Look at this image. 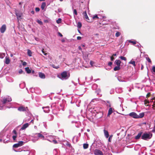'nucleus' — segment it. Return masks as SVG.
Returning <instances> with one entry per match:
<instances>
[{
	"label": "nucleus",
	"instance_id": "nucleus-1",
	"mask_svg": "<svg viewBox=\"0 0 155 155\" xmlns=\"http://www.w3.org/2000/svg\"><path fill=\"white\" fill-rule=\"evenodd\" d=\"M9 138L8 135L6 134L5 130H2L0 133V142L2 140L4 143H5L8 141Z\"/></svg>",
	"mask_w": 155,
	"mask_h": 155
},
{
	"label": "nucleus",
	"instance_id": "nucleus-2",
	"mask_svg": "<svg viewBox=\"0 0 155 155\" xmlns=\"http://www.w3.org/2000/svg\"><path fill=\"white\" fill-rule=\"evenodd\" d=\"M32 137V140L33 142H35L36 141L38 140L39 138L42 140H45V136L42 135L40 133H36L35 134H32V135L31 136Z\"/></svg>",
	"mask_w": 155,
	"mask_h": 155
},
{
	"label": "nucleus",
	"instance_id": "nucleus-3",
	"mask_svg": "<svg viewBox=\"0 0 155 155\" xmlns=\"http://www.w3.org/2000/svg\"><path fill=\"white\" fill-rule=\"evenodd\" d=\"M70 77V74L67 71H64L62 72L59 78L62 80H65L68 79Z\"/></svg>",
	"mask_w": 155,
	"mask_h": 155
},
{
	"label": "nucleus",
	"instance_id": "nucleus-4",
	"mask_svg": "<svg viewBox=\"0 0 155 155\" xmlns=\"http://www.w3.org/2000/svg\"><path fill=\"white\" fill-rule=\"evenodd\" d=\"M46 139L48 140L51 142H53L54 144L57 143V141L55 140V137L53 135H48L47 134H46Z\"/></svg>",
	"mask_w": 155,
	"mask_h": 155
},
{
	"label": "nucleus",
	"instance_id": "nucleus-5",
	"mask_svg": "<svg viewBox=\"0 0 155 155\" xmlns=\"http://www.w3.org/2000/svg\"><path fill=\"white\" fill-rule=\"evenodd\" d=\"M94 110L96 112H99L97 115V117L100 118L101 117L103 116V113L101 111V108L99 107H96L94 108Z\"/></svg>",
	"mask_w": 155,
	"mask_h": 155
},
{
	"label": "nucleus",
	"instance_id": "nucleus-6",
	"mask_svg": "<svg viewBox=\"0 0 155 155\" xmlns=\"http://www.w3.org/2000/svg\"><path fill=\"white\" fill-rule=\"evenodd\" d=\"M12 101L11 98L9 96H6L4 97L3 98L2 102L3 104H5L7 102H9Z\"/></svg>",
	"mask_w": 155,
	"mask_h": 155
},
{
	"label": "nucleus",
	"instance_id": "nucleus-7",
	"mask_svg": "<svg viewBox=\"0 0 155 155\" xmlns=\"http://www.w3.org/2000/svg\"><path fill=\"white\" fill-rule=\"evenodd\" d=\"M24 142L23 141H19L17 143L14 144L13 146V148H17L22 146Z\"/></svg>",
	"mask_w": 155,
	"mask_h": 155
},
{
	"label": "nucleus",
	"instance_id": "nucleus-8",
	"mask_svg": "<svg viewBox=\"0 0 155 155\" xmlns=\"http://www.w3.org/2000/svg\"><path fill=\"white\" fill-rule=\"evenodd\" d=\"M15 14L18 20L21 19V18L22 15V13L19 12L17 11H15Z\"/></svg>",
	"mask_w": 155,
	"mask_h": 155
},
{
	"label": "nucleus",
	"instance_id": "nucleus-9",
	"mask_svg": "<svg viewBox=\"0 0 155 155\" xmlns=\"http://www.w3.org/2000/svg\"><path fill=\"white\" fill-rule=\"evenodd\" d=\"M129 115L134 118H138V115L135 112L130 113L129 114Z\"/></svg>",
	"mask_w": 155,
	"mask_h": 155
},
{
	"label": "nucleus",
	"instance_id": "nucleus-10",
	"mask_svg": "<svg viewBox=\"0 0 155 155\" xmlns=\"http://www.w3.org/2000/svg\"><path fill=\"white\" fill-rule=\"evenodd\" d=\"M95 155H103L102 152L99 150L96 149L94 152Z\"/></svg>",
	"mask_w": 155,
	"mask_h": 155
},
{
	"label": "nucleus",
	"instance_id": "nucleus-11",
	"mask_svg": "<svg viewBox=\"0 0 155 155\" xmlns=\"http://www.w3.org/2000/svg\"><path fill=\"white\" fill-rule=\"evenodd\" d=\"M6 29V25H3L0 28V32L2 33H4Z\"/></svg>",
	"mask_w": 155,
	"mask_h": 155
},
{
	"label": "nucleus",
	"instance_id": "nucleus-12",
	"mask_svg": "<svg viewBox=\"0 0 155 155\" xmlns=\"http://www.w3.org/2000/svg\"><path fill=\"white\" fill-rule=\"evenodd\" d=\"M29 125H30V123H26L24 124L22 126L20 129V130H25V129H26L27 127H28Z\"/></svg>",
	"mask_w": 155,
	"mask_h": 155
},
{
	"label": "nucleus",
	"instance_id": "nucleus-13",
	"mask_svg": "<svg viewBox=\"0 0 155 155\" xmlns=\"http://www.w3.org/2000/svg\"><path fill=\"white\" fill-rule=\"evenodd\" d=\"M18 110L20 111H26L28 109L27 107H25L23 106H21L18 107Z\"/></svg>",
	"mask_w": 155,
	"mask_h": 155
},
{
	"label": "nucleus",
	"instance_id": "nucleus-14",
	"mask_svg": "<svg viewBox=\"0 0 155 155\" xmlns=\"http://www.w3.org/2000/svg\"><path fill=\"white\" fill-rule=\"evenodd\" d=\"M152 134L151 133H146V140L147 139H150L152 137Z\"/></svg>",
	"mask_w": 155,
	"mask_h": 155
},
{
	"label": "nucleus",
	"instance_id": "nucleus-15",
	"mask_svg": "<svg viewBox=\"0 0 155 155\" xmlns=\"http://www.w3.org/2000/svg\"><path fill=\"white\" fill-rule=\"evenodd\" d=\"M42 108L43 110L44 111L45 113H48L50 111L49 107L48 106L46 107H43Z\"/></svg>",
	"mask_w": 155,
	"mask_h": 155
},
{
	"label": "nucleus",
	"instance_id": "nucleus-16",
	"mask_svg": "<svg viewBox=\"0 0 155 155\" xmlns=\"http://www.w3.org/2000/svg\"><path fill=\"white\" fill-rule=\"evenodd\" d=\"M104 132L105 137L106 138H108L109 137L108 132L105 130H104Z\"/></svg>",
	"mask_w": 155,
	"mask_h": 155
},
{
	"label": "nucleus",
	"instance_id": "nucleus-17",
	"mask_svg": "<svg viewBox=\"0 0 155 155\" xmlns=\"http://www.w3.org/2000/svg\"><path fill=\"white\" fill-rule=\"evenodd\" d=\"M143 134V132H140L138 133L137 135L135 136V139H139L140 137H141L142 134Z\"/></svg>",
	"mask_w": 155,
	"mask_h": 155
},
{
	"label": "nucleus",
	"instance_id": "nucleus-18",
	"mask_svg": "<svg viewBox=\"0 0 155 155\" xmlns=\"http://www.w3.org/2000/svg\"><path fill=\"white\" fill-rule=\"evenodd\" d=\"M39 77L41 78L45 79V74L41 72L39 73Z\"/></svg>",
	"mask_w": 155,
	"mask_h": 155
},
{
	"label": "nucleus",
	"instance_id": "nucleus-19",
	"mask_svg": "<svg viewBox=\"0 0 155 155\" xmlns=\"http://www.w3.org/2000/svg\"><path fill=\"white\" fill-rule=\"evenodd\" d=\"M121 63V61L120 60H116L114 62L115 64L117 65V66H120V64Z\"/></svg>",
	"mask_w": 155,
	"mask_h": 155
},
{
	"label": "nucleus",
	"instance_id": "nucleus-20",
	"mask_svg": "<svg viewBox=\"0 0 155 155\" xmlns=\"http://www.w3.org/2000/svg\"><path fill=\"white\" fill-rule=\"evenodd\" d=\"M83 15L84 16L85 18L87 20H89V18L87 14L86 11L84 12L83 13Z\"/></svg>",
	"mask_w": 155,
	"mask_h": 155
},
{
	"label": "nucleus",
	"instance_id": "nucleus-21",
	"mask_svg": "<svg viewBox=\"0 0 155 155\" xmlns=\"http://www.w3.org/2000/svg\"><path fill=\"white\" fill-rule=\"evenodd\" d=\"M113 112V109L112 108H110L108 110L107 116H109Z\"/></svg>",
	"mask_w": 155,
	"mask_h": 155
},
{
	"label": "nucleus",
	"instance_id": "nucleus-22",
	"mask_svg": "<svg viewBox=\"0 0 155 155\" xmlns=\"http://www.w3.org/2000/svg\"><path fill=\"white\" fill-rule=\"evenodd\" d=\"M46 4L45 2H43L42 3L41 6V8L42 9V10H44L46 6Z\"/></svg>",
	"mask_w": 155,
	"mask_h": 155
},
{
	"label": "nucleus",
	"instance_id": "nucleus-23",
	"mask_svg": "<svg viewBox=\"0 0 155 155\" xmlns=\"http://www.w3.org/2000/svg\"><path fill=\"white\" fill-rule=\"evenodd\" d=\"M72 141L74 143L77 142L78 141V137L75 136L72 139Z\"/></svg>",
	"mask_w": 155,
	"mask_h": 155
},
{
	"label": "nucleus",
	"instance_id": "nucleus-24",
	"mask_svg": "<svg viewBox=\"0 0 155 155\" xmlns=\"http://www.w3.org/2000/svg\"><path fill=\"white\" fill-rule=\"evenodd\" d=\"M25 70L28 74H30L31 72V71L29 69L28 67H27L25 68Z\"/></svg>",
	"mask_w": 155,
	"mask_h": 155
},
{
	"label": "nucleus",
	"instance_id": "nucleus-25",
	"mask_svg": "<svg viewBox=\"0 0 155 155\" xmlns=\"http://www.w3.org/2000/svg\"><path fill=\"white\" fill-rule=\"evenodd\" d=\"M10 62V60H9V58L7 57H5V63L6 64H8Z\"/></svg>",
	"mask_w": 155,
	"mask_h": 155
},
{
	"label": "nucleus",
	"instance_id": "nucleus-26",
	"mask_svg": "<svg viewBox=\"0 0 155 155\" xmlns=\"http://www.w3.org/2000/svg\"><path fill=\"white\" fill-rule=\"evenodd\" d=\"M129 64H132L134 67H135L136 66L135 61H133L132 60H131L129 62Z\"/></svg>",
	"mask_w": 155,
	"mask_h": 155
},
{
	"label": "nucleus",
	"instance_id": "nucleus-27",
	"mask_svg": "<svg viewBox=\"0 0 155 155\" xmlns=\"http://www.w3.org/2000/svg\"><path fill=\"white\" fill-rule=\"evenodd\" d=\"M28 55L29 56L31 57L32 56V52L29 49L27 50Z\"/></svg>",
	"mask_w": 155,
	"mask_h": 155
},
{
	"label": "nucleus",
	"instance_id": "nucleus-28",
	"mask_svg": "<svg viewBox=\"0 0 155 155\" xmlns=\"http://www.w3.org/2000/svg\"><path fill=\"white\" fill-rule=\"evenodd\" d=\"M120 66H117L114 68V71H118L120 70Z\"/></svg>",
	"mask_w": 155,
	"mask_h": 155
},
{
	"label": "nucleus",
	"instance_id": "nucleus-29",
	"mask_svg": "<svg viewBox=\"0 0 155 155\" xmlns=\"http://www.w3.org/2000/svg\"><path fill=\"white\" fill-rule=\"evenodd\" d=\"M117 79L120 82H124L125 81L124 80V78H122L121 77H118L117 78Z\"/></svg>",
	"mask_w": 155,
	"mask_h": 155
},
{
	"label": "nucleus",
	"instance_id": "nucleus-30",
	"mask_svg": "<svg viewBox=\"0 0 155 155\" xmlns=\"http://www.w3.org/2000/svg\"><path fill=\"white\" fill-rule=\"evenodd\" d=\"M97 85L96 84H94L92 86V88L93 90L96 89L97 87Z\"/></svg>",
	"mask_w": 155,
	"mask_h": 155
},
{
	"label": "nucleus",
	"instance_id": "nucleus-31",
	"mask_svg": "<svg viewBox=\"0 0 155 155\" xmlns=\"http://www.w3.org/2000/svg\"><path fill=\"white\" fill-rule=\"evenodd\" d=\"M144 113H140L139 114V115H138V118H142L144 116Z\"/></svg>",
	"mask_w": 155,
	"mask_h": 155
},
{
	"label": "nucleus",
	"instance_id": "nucleus-32",
	"mask_svg": "<svg viewBox=\"0 0 155 155\" xmlns=\"http://www.w3.org/2000/svg\"><path fill=\"white\" fill-rule=\"evenodd\" d=\"M83 147L84 149H86L88 147V144L87 143H84L83 144Z\"/></svg>",
	"mask_w": 155,
	"mask_h": 155
},
{
	"label": "nucleus",
	"instance_id": "nucleus-33",
	"mask_svg": "<svg viewBox=\"0 0 155 155\" xmlns=\"http://www.w3.org/2000/svg\"><path fill=\"white\" fill-rule=\"evenodd\" d=\"M5 56V53H0V58H3Z\"/></svg>",
	"mask_w": 155,
	"mask_h": 155
},
{
	"label": "nucleus",
	"instance_id": "nucleus-34",
	"mask_svg": "<svg viewBox=\"0 0 155 155\" xmlns=\"http://www.w3.org/2000/svg\"><path fill=\"white\" fill-rule=\"evenodd\" d=\"M82 26V24L80 22H78L77 25V26L78 28H81Z\"/></svg>",
	"mask_w": 155,
	"mask_h": 155
},
{
	"label": "nucleus",
	"instance_id": "nucleus-35",
	"mask_svg": "<svg viewBox=\"0 0 155 155\" xmlns=\"http://www.w3.org/2000/svg\"><path fill=\"white\" fill-rule=\"evenodd\" d=\"M49 120H52L54 118L53 116L52 115H49L48 116Z\"/></svg>",
	"mask_w": 155,
	"mask_h": 155
},
{
	"label": "nucleus",
	"instance_id": "nucleus-36",
	"mask_svg": "<svg viewBox=\"0 0 155 155\" xmlns=\"http://www.w3.org/2000/svg\"><path fill=\"white\" fill-rule=\"evenodd\" d=\"M51 66L53 68H55L56 69H58L59 68V66L58 65V66H55L54 64H52L51 65Z\"/></svg>",
	"mask_w": 155,
	"mask_h": 155
},
{
	"label": "nucleus",
	"instance_id": "nucleus-37",
	"mask_svg": "<svg viewBox=\"0 0 155 155\" xmlns=\"http://www.w3.org/2000/svg\"><path fill=\"white\" fill-rule=\"evenodd\" d=\"M146 56H147L148 55L147 54H146V60L149 62L150 63V64H151V61L150 59L148 58V57H146Z\"/></svg>",
	"mask_w": 155,
	"mask_h": 155
},
{
	"label": "nucleus",
	"instance_id": "nucleus-38",
	"mask_svg": "<svg viewBox=\"0 0 155 155\" xmlns=\"http://www.w3.org/2000/svg\"><path fill=\"white\" fill-rule=\"evenodd\" d=\"M119 58L122 60L126 61L127 60V58L126 57L122 56H120L119 57Z\"/></svg>",
	"mask_w": 155,
	"mask_h": 155
},
{
	"label": "nucleus",
	"instance_id": "nucleus-39",
	"mask_svg": "<svg viewBox=\"0 0 155 155\" xmlns=\"http://www.w3.org/2000/svg\"><path fill=\"white\" fill-rule=\"evenodd\" d=\"M55 105H56L55 103H53L51 104V107L52 109V110H53L55 109L54 107L55 106Z\"/></svg>",
	"mask_w": 155,
	"mask_h": 155
},
{
	"label": "nucleus",
	"instance_id": "nucleus-40",
	"mask_svg": "<svg viewBox=\"0 0 155 155\" xmlns=\"http://www.w3.org/2000/svg\"><path fill=\"white\" fill-rule=\"evenodd\" d=\"M128 42L130 43H132L133 45H135L136 43V41H131V40H129Z\"/></svg>",
	"mask_w": 155,
	"mask_h": 155
},
{
	"label": "nucleus",
	"instance_id": "nucleus-41",
	"mask_svg": "<svg viewBox=\"0 0 155 155\" xmlns=\"http://www.w3.org/2000/svg\"><path fill=\"white\" fill-rule=\"evenodd\" d=\"M109 137V138L108 139V141L109 142H111V140L112 139V137H113V135H110Z\"/></svg>",
	"mask_w": 155,
	"mask_h": 155
},
{
	"label": "nucleus",
	"instance_id": "nucleus-42",
	"mask_svg": "<svg viewBox=\"0 0 155 155\" xmlns=\"http://www.w3.org/2000/svg\"><path fill=\"white\" fill-rule=\"evenodd\" d=\"M82 54H83V58H84V59H85V58H86V59H87V61H89V59H88L87 57V55L86 56L85 55H84V53H83V51H82Z\"/></svg>",
	"mask_w": 155,
	"mask_h": 155
},
{
	"label": "nucleus",
	"instance_id": "nucleus-43",
	"mask_svg": "<svg viewBox=\"0 0 155 155\" xmlns=\"http://www.w3.org/2000/svg\"><path fill=\"white\" fill-rule=\"evenodd\" d=\"M120 35V33L119 32H117L115 34V36L116 37H118Z\"/></svg>",
	"mask_w": 155,
	"mask_h": 155
},
{
	"label": "nucleus",
	"instance_id": "nucleus-44",
	"mask_svg": "<svg viewBox=\"0 0 155 155\" xmlns=\"http://www.w3.org/2000/svg\"><path fill=\"white\" fill-rule=\"evenodd\" d=\"M141 138L143 140H145V133L143 134L141 137Z\"/></svg>",
	"mask_w": 155,
	"mask_h": 155
},
{
	"label": "nucleus",
	"instance_id": "nucleus-45",
	"mask_svg": "<svg viewBox=\"0 0 155 155\" xmlns=\"http://www.w3.org/2000/svg\"><path fill=\"white\" fill-rule=\"evenodd\" d=\"M18 73L19 74H21L22 73L25 74V72L22 70V69H20L18 71Z\"/></svg>",
	"mask_w": 155,
	"mask_h": 155
},
{
	"label": "nucleus",
	"instance_id": "nucleus-46",
	"mask_svg": "<svg viewBox=\"0 0 155 155\" xmlns=\"http://www.w3.org/2000/svg\"><path fill=\"white\" fill-rule=\"evenodd\" d=\"M61 18H58V19L56 21V22L58 24H59V23H61Z\"/></svg>",
	"mask_w": 155,
	"mask_h": 155
},
{
	"label": "nucleus",
	"instance_id": "nucleus-47",
	"mask_svg": "<svg viewBox=\"0 0 155 155\" xmlns=\"http://www.w3.org/2000/svg\"><path fill=\"white\" fill-rule=\"evenodd\" d=\"M37 21L39 24L40 25H42L43 24L42 22L39 20H38Z\"/></svg>",
	"mask_w": 155,
	"mask_h": 155
},
{
	"label": "nucleus",
	"instance_id": "nucleus-48",
	"mask_svg": "<svg viewBox=\"0 0 155 155\" xmlns=\"http://www.w3.org/2000/svg\"><path fill=\"white\" fill-rule=\"evenodd\" d=\"M73 14L76 15H77L78 14L77 11L75 9H74L73 10Z\"/></svg>",
	"mask_w": 155,
	"mask_h": 155
},
{
	"label": "nucleus",
	"instance_id": "nucleus-49",
	"mask_svg": "<svg viewBox=\"0 0 155 155\" xmlns=\"http://www.w3.org/2000/svg\"><path fill=\"white\" fill-rule=\"evenodd\" d=\"M17 135H14L12 136V138L13 139V140H16V138L17 137Z\"/></svg>",
	"mask_w": 155,
	"mask_h": 155
},
{
	"label": "nucleus",
	"instance_id": "nucleus-50",
	"mask_svg": "<svg viewBox=\"0 0 155 155\" xmlns=\"http://www.w3.org/2000/svg\"><path fill=\"white\" fill-rule=\"evenodd\" d=\"M44 49H42L41 50V51L42 52V53L45 55V56H47L48 54L47 53H45V51H44Z\"/></svg>",
	"mask_w": 155,
	"mask_h": 155
},
{
	"label": "nucleus",
	"instance_id": "nucleus-51",
	"mask_svg": "<svg viewBox=\"0 0 155 155\" xmlns=\"http://www.w3.org/2000/svg\"><path fill=\"white\" fill-rule=\"evenodd\" d=\"M143 149L141 150V153L140 154V155H145V153H144V151H143L142 152Z\"/></svg>",
	"mask_w": 155,
	"mask_h": 155
},
{
	"label": "nucleus",
	"instance_id": "nucleus-52",
	"mask_svg": "<svg viewBox=\"0 0 155 155\" xmlns=\"http://www.w3.org/2000/svg\"><path fill=\"white\" fill-rule=\"evenodd\" d=\"M30 120V118H28V119H25V120H24V121H25V122H28V121H29Z\"/></svg>",
	"mask_w": 155,
	"mask_h": 155
},
{
	"label": "nucleus",
	"instance_id": "nucleus-53",
	"mask_svg": "<svg viewBox=\"0 0 155 155\" xmlns=\"http://www.w3.org/2000/svg\"><path fill=\"white\" fill-rule=\"evenodd\" d=\"M36 12H38L40 11V9L39 8L37 7L35 8Z\"/></svg>",
	"mask_w": 155,
	"mask_h": 155
},
{
	"label": "nucleus",
	"instance_id": "nucleus-54",
	"mask_svg": "<svg viewBox=\"0 0 155 155\" xmlns=\"http://www.w3.org/2000/svg\"><path fill=\"white\" fill-rule=\"evenodd\" d=\"M13 133L14 134V135H17L16 131L15 130H14L13 131Z\"/></svg>",
	"mask_w": 155,
	"mask_h": 155
},
{
	"label": "nucleus",
	"instance_id": "nucleus-55",
	"mask_svg": "<svg viewBox=\"0 0 155 155\" xmlns=\"http://www.w3.org/2000/svg\"><path fill=\"white\" fill-rule=\"evenodd\" d=\"M152 71L153 72L155 73V66H153L152 67Z\"/></svg>",
	"mask_w": 155,
	"mask_h": 155
},
{
	"label": "nucleus",
	"instance_id": "nucleus-56",
	"mask_svg": "<svg viewBox=\"0 0 155 155\" xmlns=\"http://www.w3.org/2000/svg\"><path fill=\"white\" fill-rule=\"evenodd\" d=\"M149 106H150L149 104H148L146 105V110H147V109H148L149 108Z\"/></svg>",
	"mask_w": 155,
	"mask_h": 155
},
{
	"label": "nucleus",
	"instance_id": "nucleus-57",
	"mask_svg": "<svg viewBox=\"0 0 155 155\" xmlns=\"http://www.w3.org/2000/svg\"><path fill=\"white\" fill-rule=\"evenodd\" d=\"M90 63L91 65V66H92L93 64L94 63V62L93 61H91Z\"/></svg>",
	"mask_w": 155,
	"mask_h": 155
},
{
	"label": "nucleus",
	"instance_id": "nucleus-58",
	"mask_svg": "<svg viewBox=\"0 0 155 155\" xmlns=\"http://www.w3.org/2000/svg\"><path fill=\"white\" fill-rule=\"evenodd\" d=\"M27 63L26 62L24 61L22 63V65L23 66H25L26 65Z\"/></svg>",
	"mask_w": 155,
	"mask_h": 155
},
{
	"label": "nucleus",
	"instance_id": "nucleus-59",
	"mask_svg": "<svg viewBox=\"0 0 155 155\" xmlns=\"http://www.w3.org/2000/svg\"><path fill=\"white\" fill-rule=\"evenodd\" d=\"M112 62H110L108 63V65L109 66H111L112 64Z\"/></svg>",
	"mask_w": 155,
	"mask_h": 155
},
{
	"label": "nucleus",
	"instance_id": "nucleus-60",
	"mask_svg": "<svg viewBox=\"0 0 155 155\" xmlns=\"http://www.w3.org/2000/svg\"><path fill=\"white\" fill-rule=\"evenodd\" d=\"M110 59L111 61H113L114 60V58L112 56L110 57Z\"/></svg>",
	"mask_w": 155,
	"mask_h": 155
},
{
	"label": "nucleus",
	"instance_id": "nucleus-61",
	"mask_svg": "<svg viewBox=\"0 0 155 155\" xmlns=\"http://www.w3.org/2000/svg\"><path fill=\"white\" fill-rule=\"evenodd\" d=\"M98 18L97 16V15H95L93 16V18L94 19L95 18Z\"/></svg>",
	"mask_w": 155,
	"mask_h": 155
},
{
	"label": "nucleus",
	"instance_id": "nucleus-62",
	"mask_svg": "<svg viewBox=\"0 0 155 155\" xmlns=\"http://www.w3.org/2000/svg\"><path fill=\"white\" fill-rule=\"evenodd\" d=\"M150 93H148L147 94V95H146V97H149V96H150Z\"/></svg>",
	"mask_w": 155,
	"mask_h": 155
},
{
	"label": "nucleus",
	"instance_id": "nucleus-63",
	"mask_svg": "<svg viewBox=\"0 0 155 155\" xmlns=\"http://www.w3.org/2000/svg\"><path fill=\"white\" fill-rule=\"evenodd\" d=\"M58 34L59 36L61 37L63 36L62 35L60 32L58 33Z\"/></svg>",
	"mask_w": 155,
	"mask_h": 155
},
{
	"label": "nucleus",
	"instance_id": "nucleus-64",
	"mask_svg": "<svg viewBox=\"0 0 155 155\" xmlns=\"http://www.w3.org/2000/svg\"><path fill=\"white\" fill-rule=\"evenodd\" d=\"M153 131L155 133V124L154 126L153 127Z\"/></svg>",
	"mask_w": 155,
	"mask_h": 155
}]
</instances>
